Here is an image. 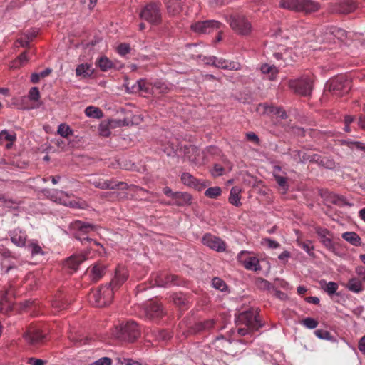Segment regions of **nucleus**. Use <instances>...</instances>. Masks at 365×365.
<instances>
[{"label": "nucleus", "instance_id": "26", "mask_svg": "<svg viewBox=\"0 0 365 365\" xmlns=\"http://www.w3.org/2000/svg\"><path fill=\"white\" fill-rule=\"evenodd\" d=\"M173 200H175L173 204L177 206H188L192 204V196L186 192H175Z\"/></svg>", "mask_w": 365, "mask_h": 365}, {"label": "nucleus", "instance_id": "34", "mask_svg": "<svg viewBox=\"0 0 365 365\" xmlns=\"http://www.w3.org/2000/svg\"><path fill=\"white\" fill-rule=\"evenodd\" d=\"M319 284L322 289L329 296L336 294L339 288L338 284L334 282H327L325 280H321Z\"/></svg>", "mask_w": 365, "mask_h": 365}, {"label": "nucleus", "instance_id": "53", "mask_svg": "<svg viewBox=\"0 0 365 365\" xmlns=\"http://www.w3.org/2000/svg\"><path fill=\"white\" fill-rule=\"evenodd\" d=\"M212 284L214 288L221 292H223L227 289V285L225 282L218 277L213 278Z\"/></svg>", "mask_w": 365, "mask_h": 365}, {"label": "nucleus", "instance_id": "63", "mask_svg": "<svg viewBox=\"0 0 365 365\" xmlns=\"http://www.w3.org/2000/svg\"><path fill=\"white\" fill-rule=\"evenodd\" d=\"M69 339L71 341H73L74 343H76V344L78 343L80 344H87V341H88L87 338L83 339L81 337V336H80V335L78 336L71 335L69 336Z\"/></svg>", "mask_w": 365, "mask_h": 365}, {"label": "nucleus", "instance_id": "15", "mask_svg": "<svg viewBox=\"0 0 365 365\" xmlns=\"http://www.w3.org/2000/svg\"><path fill=\"white\" fill-rule=\"evenodd\" d=\"M181 182L187 187L201 191L207 187V184L197 179L189 173H182L180 177Z\"/></svg>", "mask_w": 365, "mask_h": 365}, {"label": "nucleus", "instance_id": "38", "mask_svg": "<svg viewBox=\"0 0 365 365\" xmlns=\"http://www.w3.org/2000/svg\"><path fill=\"white\" fill-rule=\"evenodd\" d=\"M104 186H108L106 190H115V189H121V190H127L128 185L127 183L124 182H118L114 178L110 180H106Z\"/></svg>", "mask_w": 365, "mask_h": 365}, {"label": "nucleus", "instance_id": "41", "mask_svg": "<svg viewBox=\"0 0 365 365\" xmlns=\"http://www.w3.org/2000/svg\"><path fill=\"white\" fill-rule=\"evenodd\" d=\"M276 170L280 171L281 168L279 166H276L274 168V173L273 175H274V178L276 182L279 185V186H280L285 191H287L289 187L287 182V178H285L284 176H281L280 175L276 173H275Z\"/></svg>", "mask_w": 365, "mask_h": 365}, {"label": "nucleus", "instance_id": "30", "mask_svg": "<svg viewBox=\"0 0 365 365\" xmlns=\"http://www.w3.org/2000/svg\"><path fill=\"white\" fill-rule=\"evenodd\" d=\"M363 283L361 279L357 277H353L349 279L346 288L353 293L359 294L364 289Z\"/></svg>", "mask_w": 365, "mask_h": 365}, {"label": "nucleus", "instance_id": "36", "mask_svg": "<svg viewBox=\"0 0 365 365\" xmlns=\"http://www.w3.org/2000/svg\"><path fill=\"white\" fill-rule=\"evenodd\" d=\"M260 71L263 74H268L269 80L275 79L277 75L279 73L278 68L268 63H264L260 67Z\"/></svg>", "mask_w": 365, "mask_h": 365}, {"label": "nucleus", "instance_id": "12", "mask_svg": "<svg viewBox=\"0 0 365 365\" xmlns=\"http://www.w3.org/2000/svg\"><path fill=\"white\" fill-rule=\"evenodd\" d=\"M25 341L31 345H36L41 342L44 338V335L41 333V328L36 324L29 325L24 335Z\"/></svg>", "mask_w": 365, "mask_h": 365}, {"label": "nucleus", "instance_id": "61", "mask_svg": "<svg viewBox=\"0 0 365 365\" xmlns=\"http://www.w3.org/2000/svg\"><path fill=\"white\" fill-rule=\"evenodd\" d=\"M112 359L109 357H102L91 363V365H111Z\"/></svg>", "mask_w": 365, "mask_h": 365}, {"label": "nucleus", "instance_id": "11", "mask_svg": "<svg viewBox=\"0 0 365 365\" xmlns=\"http://www.w3.org/2000/svg\"><path fill=\"white\" fill-rule=\"evenodd\" d=\"M356 8L354 0H333L329 3L330 11L333 13L349 14Z\"/></svg>", "mask_w": 365, "mask_h": 365}, {"label": "nucleus", "instance_id": "45", "mask_svg": "<svg viewBox=\"0 0 365 365\" xmlns=\"http://www.w3.org/2000/svg\"><path fill=\"white\" fill-rule=\"evenodd\" d=\"M57 133L63 138H68L73 135V130L69 125L61 123L58 127Z\"/></svg>", "mask_w": 365, "mask_h": 365}, {"label": "nucleus", "instance_id": "48", "mask_svg": "<svg viewBox=\"0 0 365 365\" xmlns=\"http://www.w3.org/2000/svg\"><path fill=\"white\" fill-rule=\"evenodd\" d=\"M222 190L220 187L215 186L206 190L205 195L207 197L215 199L221 195Z\"/></svg>", "mask_w": 365, "mask_h": 365}, {"label": "nucleus", "instance_id": "17", "mask_svg": "<svg viewBox=\"0 0 365 365\" xmlns=\"http://www.w3.org/2000/svg\"><path fill=\"white\" fill-rule=\"evenodd\" d=\"M246 251H241L238 255V261L244 266V267L248 270L258 271L261 269L259 261L256 257H249L246 259H243L244 255L247 254Z\"/></svg>", "mask_w": 365, "mask_h": 365}, {"label": "nucleus", "instance_id": "62", "mask_svg": "<svg viewBox=\"0 0 365 365\" xmlns=\"http://www.w3.org/2000/svg\"><path fill=\"white\" fill-rule=\"evenodd\" d=\"M224 168L222 166L215 164L212 170V175L214 177L221 176L223 174Z\"/></svg>", "mask_w": 365, "mask_h": 365}, {"label": "nucleus", "instance_id": "31", "mask_svg": "<svg viewBox=\"0 0 365 365\" xmlns=\"http://www.w3.org/2000/svg\"><path fill=\"white\" fill-rule=\"evenodd\" d=\"M242 189L240 187L235 186L231 188L230 196H229V202L235 207H240L242 205L241 200V194Z\"/></svg>", "mask_w": 365, "mask_h": 365}, {"label": "nucleus", "instance_id": "51", "mask_svg": "<svg viewBox=\"0 0 365 365\" xmlns=\"http://www.w3.org/2000/svg\"><path fill=\"white\" fill-rule=\"evenodd\" d=\"M98 131L100 135L103 137H108L110 135V125L108 122H102L99 125Z\"/></svg>", "mask_w": 365, "mask_h": 365}, {"label": "nucleus", "instance_id": "50", "mask_svg": "<svg viewBox=\"0 0 365 365\" xmlns=\"http://www.w3.org/2000/svg\"><path fill=\"white\" fill-rule=\"evenodd\" d=\"M332 202L335 205H337L339 206L346 205V206L351 207L353 205L352 203L348 202L346 197L342 195H334L332 197Z\"/></svg>", "mask_w": 365, "mask_h": 365}, {"label": "nucleus", "instance_id": "39", "mask_svg": "<svg viewBox=\"0 0 365 365\" xmlns=\"http://www.w3.org/2000/svg\"><path fill=\"white\" fill-rule=\"evenodd\" d=\"M106 180L103 178H101L97 175H91L90 178L88 179L87 182L90 184L93 185L96 188H99L101 190H106L108 186H104Z\"/></svg>", "mask_w": 365, "mask_h": 365}, {"label": "nucleus", "instance_id": "23", "mask_svg": "<svg viewBox=\"0 0 365 365\" xmlns=\"http://www.w3.org/2000/svg\"><path fill=\"white\" fill-rule=\"evenodd\" d=\"M11 242L18 247L26 246L27 235L25 231L19 228L14 229L9 232Z\"/></svg>", "mask_w": 365, "mask_h": 365}, {"label": "nucleus", "instance_id": "49", "mask_svg": "<svg viewBox=\"0 0 365 365\" xmlns=\"http://www.w3.org/2000/svg\"><path fill=\"white\" fill-rule=\"evenodd\" d=\"M0 137L1 138V143H3L4 140L9 141L11 143H14L16 140V133L14 132L9 133L7 130H4L1 131Z\"/></svg>", "mask_w": 365, "mask_h": 365}, {"label": "nucleus", "instance_id": "59", "mask_svg": "<svg viewBox=\"0 0 365 365\" xmlns=\"http://www.w3.org/2000/svg\"><path fill=\"white\" fill-rule=\"evenodd\" d=\"M118 53L120 55V56H125L126 54L129 53L130 51V47L129 46V44H127V43H120L118 46Z\"/></svg>", "mask_w": 365, "mask_h": 365}, {"label": "nucleus", "instance_id": "8", "mask_svg": "<svg viewBox=\"0 0 365 365\" xmlns=\"http://www.w3.org/2000/svg\"><path fill=\"white\" fill-rule=\"evenodd\" d=\"M237 320L239 323L245 324L251 330H258L262 327L259 314L253 310H247L240 313Z\"/></svg>", "mask_w": 365, "mask_h": 365}, {"label": "nucleus", "instance_id": "52", "mask_svg": "<svg viewBox=\"0 0 365 365\" xmlns=\"http://www.w3.org/2000/svg\"><path fill=\"white\" fill-rule=\"evenodd\" d=\"M301 324L307 329H313L318 326L319 323L316 319L313 318L307 317L301 322Z\"/></svg>", "mask_w": 365, "mask_h": 365}, {"label": "nucleus", "instance_id": "19", "mask_svg": "<svg viewBox=\"0 0 365 365\" xmlns=\"http://www.w3.org/2000/svg\"><path fill=\"white\" fill-rule=\"evenodd\" d=\"M178 277L175 275L168 274L167 273H160L155 277V284L158 287H170L178 285Z\"/></svg>", "mask_w": 365, "mask_h": 365}, {"label": "nucleus", "instance_id": "46", "mask_svg": "<svg viewBox=\"0 0 365 365\" xmlns=\"http://www.w3.org/2000/svg\"><path fill=\"white\" fill-rule=\"evenodd\" d=\"M51 71L52 70L48 68L40 73H34L31 76V81L33 83H37L40 81L41 78H45L48 76L51 73Z\"/></svg>", "mask_w": 365, "mask_h": 365}, {"label": "nucleus", "instance_id": "37", "mask_svg": "<svg viewBox=\"0 0 365 365\" xmlns=\"http://www.w3.org/2000/svg\"><path fill=\"white\" fill-rule=\"evenodd\" d=\"M106 271V267L101 264H95L91 271V277L93 281H98L104 275Z\"/></svg>", "mask_w": 365, "mask_h": 365}, {"label": "nucleus", "instance_id": "44", "mask_svg": "<svg viewBox=\"0 0 365 365\" xmlns=\"http://www.w3.org/2000/svg\"><path fill=\"white\" fill-rule=\"evenodd\" d=\"M68 303L62 297H58L52 301V307L56 309L57 312L66 309Z\"/></svg>", "mask_w": 365, "mask_h": 365}, {"label": "nucleus", "instance_id": "20", "mask_svg": "<svg viewBox=\"0 0 365 365\" xmlns=\"http://www.w3.org/2000/svg\"><path fill=\"white\" fill-rule=\"evenodd\" d=\"M145 314L147 318L155 319L162 317L164 312L161 304L152 302L145 308Z\"/></svg>", "mask_w": 365, "mask_h": 365}, {"label": "nucleus", "instance_id": "25", "mask_svg": "<svg viewBox=\"0 0 365 365\" xmlns=\"http://www.w3.org/2000/svg\"><path fill=\"white\" fill-rule=\"evenodd\" d=\"M185 158L194 164H198L201 159V151L194 145H189L185 148Z\"/></svg>", "mask_w": 365, "mask_h": 365}, {"label": "nucleus", "instance_id": "58", "mask_svg": "<svg viewBox=\"0 0 365 365\" xmlns=\"http://www.w3.org/2000/svg\"><path fill=\"white\" fill-rule=\"evenodd\" d=\"M314 334L321 339H331V336L329 331L323 329H317L314 331Z\"/></svg>", "mask_w": 365, "mask_h": 365}, {"label": "nucleus", "instance_id": "4", "mask_svg": "<svg viewBox=\"0 0 365 365\" xmlns=\"http://www.w3.org/2000/svg\"><path fill=\"white\" fill-rule=\"evenodd\" d=\"M69 229L73 232L74 237L82 242L86 240L93 242L98 246L100 245V243L87 236V234L96 230L95 225L81 220H75L70 224Z\"/></svg>", "mask_w": 365, "mask_h": 365}, {"label": "nucleus", "instance_id": "21", "mask_svg": "<svg viewBox=\"0 0 365 365\" xmlns=\"http://www.w3.org/2000/svg\"><path fill=\"white\" fill-rule=\"evenodd\" d=\"M86 259V253L74 254L65 261L64 267L71 269L72 271H76L78 266Z\"/></svg>", "mask_w": 365, "mask_h": 365}, {"label": "nucleus", "instance_id": "16", "mask_svg": "<svg viewBox=\"0 0 365 365\" xmlns=\"http://www.w3.org/2000/svg\"><path fill=\"white\" fill-rule=\"evenodd\" d=\"M128 278V272L124 266H118L115 269V276L108 284L113 289L120 287Z\"/></svg>", "mask_w": 365, "mask_h": 365}, {"label": "nucleus", "instance_id": "27", "mask_svg": "<svg viewBox=\"0 0 365 365\" xmlns=\"http://www.w3.org/2000/svg\"><path fill=\"white\" fill-rule=\"evenodd\" d=\"M316 233L320 237L322 243L329 250L334 248L332 240L329 237V231L326 228L317 227L315 229Z\"/></svg>", "mask_w": 365, "mask_h": 365}, {"label": "nucleus", "instance_id": "5", "mask_svg": "<svg viewBox=\"0 0 365 365\" xmlns=\"http://www.w3.org/2000/svg\"><path fill=\"white\" fill-rule=\"evenodd\" d=\"M140 18L150 24L158 25L162 22L161 4L150 2L147 4L139 14Z\"/></svg>", "mask_w": 365, "mask_h": 365}, {"label": "nucleus", "instance_id": "56", "mask_svg": "<svg viewBox=\"0 0 365 365\" xmlns=\"http://www.w3.org/2000/svg\"><path fill=\"white\" fill-rule=\"evenodd\" d=\"M28 98L31 101H38L40 98V92L37 87H32L29 91Z\"/></svg>", "mask_w": 365, "mask_h": 365}, {"label": "nucleus", "instance_id": "43", "mask_svg": "<svg viewBox=\"0 0 365 365\" xmlns=\"http://www.w3.org/2000/svg\"><path fill=\"white\" fill-rule=\"evenodd\" d=\"M170 89L165 83L162 81H156L152 86L153 93H166Z\"/></svg>", "mask_w": 365, "mask_h": 365}, {"label": "nucleus", "instance_id": "10", "mask_svg": "<svg viewBox=\"0 0 365 365\" xmlns=\"http://www.w3.org/2000/svg\"><path fill=\"white\" fill-rule=\"evenodd\" d=\"M289 86L296 93L302 96H309L312 92V81L309 77H302L299 79L290 80Z\"/></svg>", "mask_w": 365, "mask_h": 365}, {"label": "nucleus", "instance_id": "18", "mask_svg": "<svg viewBox=\"0 0 365 365\" xmlns=\"http://www.w3.org/2000/svg\"><path fill=\"white\" fill-rule=\"evenodd\" d=\"M15 296L11 286L0 292V312H7L11 308V298Z\"/></svg>", "mask_w": 365, "mask_h": 365}, {"label": "nucleus", "instance_id": "29", "mask_svg": "<svg viewBox=\"0 0 365 365\" xmlns=\"http://www.w3.org/2000/svg\"><path fill=\"white\" fill-rule=\"evenodd\" d=\"M94 73V69L91 64L88 63H81L76 68V75L81 78H90Z\"/></svg>", "mask_w": 365, "mask_h": 365}, {"label": "nucleus", "instance_id": "35", "mask_svg": "<svg viewBox=\"0 0 365 365\" xmlns=\"http://www.w3.org/2000/svg\"><path fill=\"white\" fill-rule=\"evenodd\" d=\"M342 238L354 246H359L361 244V240L359 235L354 232H346L343 233Z\"/></svg>", "mask_w": 365, "mask_h": 365}, {"label": "nucleus", "instance_id": "54", "mask_svg": "<svg viewBox=\"0 0 365 365\" xmlns=\"http://www.w3.org/2000/svg\"><path fill=\"white\" fill-rule=\"evenodd\" d=\"M153 334L157 340L165 341L170 338V334L165 330H154Z\"/></svg>", "mask_w": 365, "mask_h": 365}, {"label": "nucleus", "instance_id": "57", "mask_svg": "<svg viewBox=\"0 0 365 365\" xmlns=\"http://www.w3.org/2000/svg\"><path fill=\"white\" fill-rule=\"evenodd\" d=\"M299 246H300L307 254L309 255H313L314 247L312 245V242L310 241L307 242H299L297 241Z\"/></svg>", "mask_w": 365, "mask_h": 365}, {"label": "nucleus", "instance_id": "7", "mask_svg": "<svg viewBox=\"0 0 365 365\" xmlns=\"http://www.w3.org/2000/svg\"><path fill=\"white\" fill-rule=\"evenodd\" d=\"M328 87L334 94L341 96L349 91L351 81L344 76H339L329 81Z\"/></svg>", "mask_w": 365, "mask_h": 365}, {"label": "nucleus", "instance_id": "6", "mask_svg": "<svg viewBox=\"0 0 365 365\" xmlns=\"http://www.w3.org/2000/svg\"><path fill=\"white\" fill-rule=\"evenodd\" d=\"M46 194L54 202L72 208H83L86 205L84 201L71 200V196L66 192L59 190H46Z\"/></svg>", "mask_w": 365, "mask_h": 365}, {"label": "nucleus", "instance_id": "1", "mask_svg": "<svg viewBox=\"0 0 365 365\" xmlns=\"http://www.w3.org/2000/svg\"><path fill=\"white\" fill-rule=\"evenodd\" d=\"M140 335L138 324L134 321H128L116 327L113 336L121 341L133 342Z\"/></svg>", "mask_w": 365, "mask_h": 365}, {"label": "nucleus", "instance_id": "14", "mask_svg": "<svg viewBox=\"0 0 365 365\" xmlns=\"http://www.w3.org/2000/svg\"><path fill=\"white\" fill-rule=\"evenodd\" d=\"M202 241L205 245L217 252H222L226 250V243L220 237L210 233L205 234Z\"/></svg>", "mask_w": 365, "mask_h": 365}, {"label": "nucleus", "instance_id": "28", "mask_svg": "<svg viewBox=\"0 0 365 365\" xmlns=\"http://www.w3.org/2000/svg\"><path fill=\"white\" fill-rule=\"evenodd\" d=\"M258 109L259 110H262V112L264 113H274L275 115H277L282 119L287 118L286 111L281 107H274L272 106H269L267 103H262L259 104Z\"/></svg>", "mask_w": 365, "mask_h": 365}, {"label": "nucleus", "instance_id": "32", "mask_svg": "<svg viewBox=\"0 0 365 365\" xmlns=\"http://www.w3.org/2000/svg\"><path fill=\"white\" fill-rule=\"evenodd\" d=\"M168 12L171 15L179 14L182 9V2L179 0H165Z\"/></svg>", "mask_w": 365, "mask_h": 365}, {"label": "nucleus", "instance_id": "24", "mask_svg": "<svg viewBox=\"0 0 365 365\" xmlns=\"http://www.w3.org/2000/svg\"><path fill=\"white\" fill-rule=\"evenodd\" d=\"M346 32L345 30L337 27H331L325 33L324 39L336 43V40L342 41L346 37Z\"/></svg>", "mask_w": 365, "mask_h": 365}, {"label": "nucleus", "instance_id": "13", "mask_svg": "<svg viewBox=\"0 0 365 365\" xmlns=\"http://www.w3.org/2000/svg\"><path fill=\"white\" fill-rule=\"evenodd\" d=\"M220 25L221 23L217 21L206 20L191 24L190 29L197 34H209L215 29H219Z\"/></svg>", "mask_w": 365, "mask_h": 365}, {"label": "nucleus", "instance_id": "40", "mask_svg": "<svg viewBox=\"0 0 365 365\" xmlns=\"http://www.w3.org/2000/svg\"><path fill=\"white\" fill-rule=\"evenodd\" d=\"M96 64L102 71H107L113 66L112 61L106 56H101L98 58Z\"/></svg>", "mask_w": 365, "mask_h": 365}, {"label": "nucleus", "instance_id": "3", "mask_svg": "<svg viewBox=\"0 0 365 365\" xmlns=\"http://www.w3.org/2000/svg\"><path fill=\"white\" fill-rule=\"evenodd\" d=\"M279 7L294 11L312 13L320 9L319 3L312 0H281Z\"/></svg>", "mask_w": 365, "mask_h": 365}, {"label": "nucleus", "instance_id": "33", "mask_svg": "<svg viewBox=\"0 0 365 365\" xmlns=\"http://www.w3.org/2000/svg\"><path fill=\"white\" fill-rule=\"evenodd\" d=\"M26 248L32 256L38 255H43L44 254L42 247L36 240H29L27 245H26Z\"/></svg>", "mask_w": 365, "mask_h": 365}, {"label": "nucleus", "instance_id": "47", "mask_svg": "<svg viewBox=\"0 0 365 365\" xmlns=\"http://www.w3.org/2000/svg\"><path fill=\"white\" fill-rule=\"evenodd\" d=\"M28 61V58L26 56V53L24 52L21 54H20L17 58L14 61L11 63L10 67L13 68H19L24 64H25Z\"/></svg>", "mask_w": 365, "mask_h": 365}, {"label": "nucleus", "instance_id": "9", "mask_svg": "<svg viewBox=\"0 0 365 365\" xmlns=\"http://www.w3.org/2000/svg\"><path fill=\"white\" fill-rule=\"evenodd\" d=\"M230 26L237 34L242 36L249 35L252 31L251 23L243 16H231Z\"/></svg>", "mask_w": 365, "mask_h": 365}, {"label": "nucleus", "instance_id": "22", "mask_svg": "<svg viewBox=\"0 0 365 365\" xmlns=\"http://www.w3.org/2000/svg\"><path fill=\"white\" fill-rule=\"evenodd\" d=\"M214 66L218 68L230 71H239L242 66L239 62L228 61L222 58H215Z\"/></svg>", "mask_w": 365, "mask_h": 365}, {"label": "nucleus", "instance_id": "2", "mask_svg": "<svg viewBox=\"0 0 365 365\" xmlns=\"http://www.w3.org/2000/svg\"><path fill=\"white\" fill-rule=\"evenodd\" d=\"M114 289L108 284L101 286L88 295L90 303L95 307H103L110 304L113 300Z\"/></svg>", "mask_w": 365, "mask_h": 365}, {"label": "nucleus", "instance_id": "64", "mask_svg": "<svg viewBox=\"0 0 365 365\" xmlns=\"http://www.w3.org/2000/svg\"><path fill=\"white\" fill-rule=\"evenodd\" d=\"M28 363L30 365H44L46 361L40 359L29 358L28 359Z\"/></svg>", "mask_w": 365, "mask_h": 365}, {"label": "nucleus", "instance_id": "55", "mask_svg": "<svg viewBox=\"0 0 365 365\" xmlns=\"http://www.w3.org/2000/svg\"><path fill=\"white\" fill-rule=\"evenodd\" d=\"M319 165L328 169H334L336 168V163L334 161V160L325 157L322 158V160L319 162Z\"/></svg>", "mask_w": 365, "mask_h": 365}, {"label": "nucleus", "instance_id": "60", "mask_svg": "<svg viewBox=\"0 0 365 365\" xmlns=\"http://www.w3.org/2000/svg\"><path fill=\"white\" fill-rule=\"evenodd\" d=\"M355 273L357 275V277L365 283V267L361 265L356 267Z\"/></svg>", "mask_w": 365, "mask_h": 365}, {"label": "nucleus", "instance_id": "42", "mask_svg": "<svg viewBox=\"0 0 365 365\" xmlns=\"http://www.w3.org/2000/svg\"><path fill=\"white\" fill-rule=\"evenodd\" d=\"M85 114L88 117L97 118V119L101 118L103 117L102 110L100 108H98L97 107L92 106H88L86 108Z\"/></svg>", "mask_w": 365, "mask_h": 365}]
</instances>
